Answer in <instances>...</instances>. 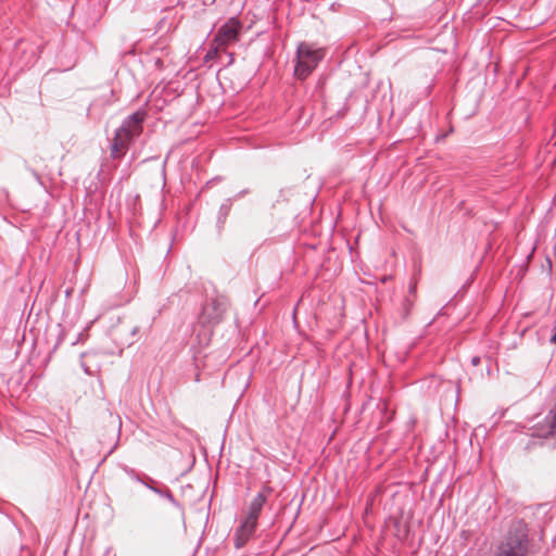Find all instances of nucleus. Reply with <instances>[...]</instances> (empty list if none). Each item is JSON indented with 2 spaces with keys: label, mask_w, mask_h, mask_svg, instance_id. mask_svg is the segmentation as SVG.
<instances>
[{
  "label": "nucleus",
  "mask_w": 556,
  "mask_h": 556,
  "mask_svg": "<svg viewBox=\"0 0 556 556\" xmlns=\"http://www.w3.org/2000/svg\"><path fill=\"white\" fill-rule=\"evenodd\" d=\"M532 546L528 525L518 519L511 522L505 535L495 545L492 556H529Z\"/></svg>",
  "instance_id": "f257e3e1"
},
{
  "label": "nucleus",
  "mask_w": 556,
  "mask_h": 556,
  "mask_svg": "<svg viewBox=\"0 0 556 556\" xmlns=\"http://www.w3.org/2000/svg\"><path fill=\"white\" fill-rule=\"evenodd\" d=\"M324 58V49L314 48L312 45L306 42L299 43L295 52V77L301 80L306 79Z\"/></svg>",
  "instance_id": "f03ea898"
},
{
  "label": "nucleus",
  "mask_w": 556,
  "mask_h": 556,
  "mask_svg": "<svg viewBox=\"0 0 556 556\" xmlns=\"http://www.w3.org/2000/svg\"><path fill=\"white\" fill-rule=\"evenodd\" d=\"M227 311V302L223 298H213L207 300L203 306L199 320L204 326L218 325Z\"/></svg>",
  "instance_id": "7ed1b4c3"
},
{
  "label": "nucleus",
  "mask_w": 556,
  "mask_h": 556,
  "mask_svg": "<svg viewBox=\"0 0 556 556\" xmlns=\"http://www.w3.org/2000/svg\"><path fill=\"white\" fill-rule=\"evenodd\" d=\"M146 117L143 110L134 112L123 121L116 132L132 143L142 134Z\"/></svg>",
  "instance_id": "20e7f679"
},
{
  "label": "nucleus",
  "mask_w": 556,
  "mask_h": 556,
  "mask_svg": "<svg viewBox=\"0 0 556 556\" xmlns=\"http://www.w3.org/2000/svg\"><path fill=\"white\" fill-rule=\"evenodd\" d=\"M242 23L238 17H230L216 31L213 42L227 48L239 40Z\"/></svg>",
  "instance_id": "39448f33"
},
{
  "label": "nucleus",
  "mask_w": 556,
  "mask_h": 556,
  "mask_svg": "<svg viewBox=\"0 0 556 556\" xmlns=\"http://www.w3.org/2000/svg\"><path fill=\"white\" fill-rule=\"evenodd\" d=\"M273 492L274 490L270 485L263 484L261 491L251 501L248 507L247 517H250L252 520H258L263 507Z\"/></svg>",
  "instance_id": "423d86ee"
},
{
  "label": "nucleus",
  "mask_w": 556,
  "mask_h": 556,
  "mask_svg": "<svg viewBox=\"0 0 556 556\" xmlns=\"http://www.w3.org/2000/svg\"><path fill=\"white\" fill-rule=\"evenodd\" d=\"M258 520H252L250 517L244 518L241 525L236 529L233 534V543L236 548H242L248 541L254 535Z\"/></svg>",
  "instance_id": "0eeeda50"
},
{
  "label": "nucleus",
  "mask_w": 556,
  "mask_h": 556,
  "mask_svg": "<svg viewBox=\"0 0 556 556\" xmlns=\"http://www.w3.org/2000/svg\"><path fill=\"white\" fill-rule=\"evenodd\" d=\"M533 435L556 441V402L542 425L535 428Z\"/></svg>",
  "instance_id": "6e6552de"
},
{
  "label": "nucleus",
  "mask_w": 556,
  "mask_h": 556,
  "mask_svg": "<svg viewBox=\"0 0 556 556\" xmlns=\"http://www.w3.org/2000/svg\"><path fill=\"white\" fill-rule=\"evenodd\" d=\"M130 144H131L130 141H128L127 139H124V137H122L121 135H118L115 131V136H114L111 147H110L111 157L112 159H122L126 154Z\"/></svg>",
  "instance_id": "1a4fd4ad"
},
{
  "label": "nucleus",
  "mask_w": 556,
  "mask_h": 556,
  "mask_svg": "<svg viewBox=\"0 0 556 556\" xmlns=\"http://www.w3.org/2000/svg\"><path fill=\"white\" fill-rule=\"evenodd\" d=\"M152 492L160 495L161 497L167 500L174 507H176L177 509H179L181 511V514H184L182 505L175 498L173 492L167 486H164V488L157 486L156 489H152Z\"/></svg>",
  "instance_id": "9d476101"
},
{
  "label": "nucleus",
  "mask_w": 556,
  "mask_h": 556,
  "mask_svg": "<svg viewBox=\"0 0 556 556\" xmlns=\"http://www.w3.org/2000/svg\"><path fill=\"white\" fill-rule=\"evenodd\" d=\"M232 206L231 199H226L219 206L217 214V227L222 229L226 223V219L230 213Z\"/></svg>",
  "instance_id": "9b49d317"
},
{
  "label": "nucleus",
  "mask_w": 556,
  "mask_h": 556,
  "mask_svg": "<svg viewBox=\"0 0 556 556\" xmlns=\"http://www.w3.org/2000/svg\"><path fill=\"white\" fill-rule=\"evenodd\" d=\"M226 49L223 48L222 46H217V43H214L212 42V46L211 48L207 50V52L205 53L204 58H203V61L205 63L210 62V61H213L216 59V56L218 55V53L220 51H225Z\"/></svg>",
  "instance_id": "f8f14e48"
},
{
  "label": "nucleus",
  "mask_w": 556,
  "mask_h": 556,
  "mask_svg": "<svg viewBox=\"0 0 556 556\" xmlns=\"http://www.w3.org/2000/svg\"><path fill=\"white\" fill-rule=\"evenodd\" d=\"M124 472L132 480L141 483V481H143L144 479L141 478V476L139 475V472H137L134 468H130V467H127L125 466L123 468Z\"/></svg>",
  "instance_id": "ddd939ff"
},
{
  "label": "nucleus",
  "mask_w": 556,
  "mask_h": 556,
  "mask_svg": "<svg viewBox=\"0 0 556 556\" xmlns=\"http://www.w3.org/2000/svg\"><path fill=\"white\" fill-rule=\"evenodd\" d=\"M155 481L151 477H146L143 481H141V484H143L146 488L152 491V489H156Z\"/></svg>",
  "instance_id": "4468645a"
},
{
  "label": "nucleus",
  "mask_w": 556,
  "mask_h": 556,
  "mask_svg": "<svg viewBox=\"0 0 556 556\" xmlns=\"http://www.w3.org/2000/svg\"><path fill=\"white\" fill-rule=\"evenodd\" d=\"M27 169L30 172L31 176L41 184V177L40 175L33 168L27 167Z\"/></svg>",
  "instance_id": "2eb2a0df"
},
{
  "label": "nucleus",
  "mask_w": 556,
  "mask_h": 556,
  "mask_svg": "<svg viewBox=\"0 0 556 556\" xmlns=\"http://www.w3.org/2000/svg\"><path fill=\"white\" fill-rule=\"evenodd\" d=\"M471 364H472L473 366H478V365L480 364V357H479V356H473V357L471 358Z\"/></svg>",
  "instance_id": "dca6fc26"
},
{
  "label": "nucleus",
  "mask_w": 556,
  "mask_h": 556,
  "mask_svg": "<svg viewBox=\"0 0 556 556\" xmlns=\"http://www.w3.org/2000/svg\"><path fill=\"white\" fill-rule=\"evenodd\" d=\"M228 60H229V63H232V61H233V54L232 53H228Z\"/></svg>",
  "instance_id": "f3484780"
},
{
  "label": "nucleus",
  "mask_w": 556,
  "mask_h": 556,
  "mask_svg": "<svg viewBox=\"0 0 556 556\" xmlns=\"http://www.w3.org/2000/svg\"><path fill=\"white\" fill-rule=\"evenodd\" d=\"M194 381H195V382H199V381H200V374H199V372H197V374H195V376H194Z\"/></svg>",
  "instance_id": "a211bd4d"
}]
</instances>
